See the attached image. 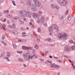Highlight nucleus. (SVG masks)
<instances>
[{"label": "nucleus", "mask_w": 75, "mask_h": 75, "mask_svg": "<svg viewBox=\"0 0 75 75\" xmlns=\"http://www.w3.org/2000/svg\"><path fill=\"white\" fill-rule=\"evenodd\" d=\"M64 18V16H62L61 17V20H63V19Z\"/></svg>", "instance_id": "obj_51"}, {"label": "nucleus", "mask_w": 75, "mask_h": 75, "mask_svg": "<svg viewBox=\"0 0 75 75\" xmlns=\"http://www.w3.org/2000/svg\"><path fill=\"white\" fill-rule=\"evenodd\" d=\"M4 13L5 14H8V10L4 11Z\"/></svg>", "instance_id": "obj_22"}, {"label": "nucleus", "mask_w": 75, "mask_h": 75, "mask_svg": "<svg viewBox=\"0 0 75 75\" xmlns=\"http://www.w3.org/2000/svg\"><path fill=\"white\" fill-rule=\"evenodd\" d=\"M69 12V9H67L66 11L65 12V14L66 15H67V14H68V12Z\"/></svg>", "instance_id": "obj_23"}, {"label": "nucleus", "mask_w": 75, "mask_h": 75, "mask_svg": "<svg viewBox=\"0 0 75 75\" xmlns=\"http://www.w3.org/2000/svg\"><path fill=\"white\" fill-rule=\"evenodd\" d=\"M8 27H9V28H13V29L16 28V27L14 26H11V25H8Z\"/></svg>", "instance_id": "obj_15"}, {"label": "nucleus", "mask_w": 75, "mask_h": 75, "mask_svg": "<svg viewBox=\"0 0 75 75\" xmlns=\"http://www.w3.org/2000/svg\"><path fill=\"white\" fill-rule=\"evenodd\" d=\"M40 61L41 62H42V61H44V60L42 59H40Z\"/></svg>", "instance_id": "obj_38"}, {"label": "nucleus", "mask_w": 75, "mask_h": 75, "mask_svg": "<svg viewBox=\"0 0 75 75\" xmlns=\"http://www.w3.org/2000/svg\"><path fill=\"white\" fill-rule=\"evenodd\" d=\"M37 41H38V42H40V38L37 39Z\"/></svg>", "instance_id": "obj_45"}, {"label": "nucleus", "mask_w": 75, "mask_h": 75, "mask_svg": "<svg viewBox=\"0 0 75 75\" xmlns=\"http://www.w3.org/2000/svg\"><path fill=\"white\" fill-rule=\"evenodd\" d=\"M12 3L14 5V6H16V4H15V1H13L12 2Z\"/></svg>", "instance_id": "obj_31"}, {"label": "nucleus", "mask_w": 75, "mask_h": 75, "mask_svg": "<svg viewBox=\"0 0 75 75\" xmlns=\"http://www.w3.org/2000/svg\"><path fill=\"white\" fill-rule=\"evenodd\" d=\"M57 1L62 6H65L67 3V1L66 0H57Z\"/></svg>", "instance_id": "obj_5"}, {"label": "nucleus", "mask_w": 75, "mask_h": 75, "mask_svg": "<svg viewBox=\"0 0 75 75\" xmlns=\"http://www.w3.org/2000/svg\"><path fill=\"white\" fill-rule=\"evenodd\" d=\"M73 69H75V66H73Z\"/></svg>", "instance_id": "obj_64"}, {"label": "nucleus", "mask_w": 75, "mask_h": 75, "mask_svg": "<svg viewBox=\"0 0 75 75\" xmlns=\"http://www.w3.org/2000/svg\"><path fill=\"white\" fill-rule=\"evenodd\" d=\"M49 57L50 58H52V56H50Z\"/></svg>", "instance_id": "obj_59"}, {"label": "nucleus", "mask_w": 75, "mask_h": 75, "mask_svg": "<svg viewBox=\"0 0 75 75\" xmlns=\"http://www.w3.org/2000/svg\"><path fill=\"white\" fill-rule=\"evenodd\" d=\"M69 62H70V63H72V61H71V60L69 59Z\"/></svg>", "instance_id": "obj_43"}, {"label": "nucleus", "mask_w": 75, "mask_h": 75, "mask_svg": "<svg viewBox=\"0 0 75 75\" xmlns=\"http://www.w3.org/2000/svg\"><path fill=\"white\" fill-rule=\"evenodd\" d=\"M10 13H14V11H10Z\"/></svg>", "instance_id": "obj_50"}, {"label": "nucleus", "mask_w": 75, "mask_h": 75, "mask_svg": "<svg viewBox=\"0 0 75 75\" xmlns=\"http://www.w3.org/2000/svg\"><path fill=\"white\" fill-rule=\"evenodd\" d=\"M32 3V1L31 0H29L26 3L27 5L29 6H31V10L33 11H35L37 10V6H35V4H33L31 5Z\"/></svg>", "instance_id": "obj_1"}, {"label": "nucleus", "mask_w": 75, "mask_h": 75, "mask_svg": "<svg viewBox=\"0 0 75 75\" xmlns=\"http://www.w3.org/2000/svg\"><path fill=\"white\" fill-rule=\"evenodd\" d=\"M38 32H40L41 31V29L40 28H38Z\"/></svg>", "instance_id": "obj_37"}, {"label": "nucleus", "mask_w": 75, "mask_h": 75, "mask_svg": "<svg viewBox=\"0 0 75 75\" xmlns=\"http://www.w3.org/2000/svg\"><path fill=\"white\" fill-rule=\"evenodd\" d=\"M52 26H51L49 28V31L51 33H53V31L52 30Z\"/></svg>", "instance_id": "obj_13"}, {"label": "nucleus", "mask_w": 75, "mask_h": 75, "mask_svg": "<svg viewBox=\"0 0 75 75\" xmlns=\"http://www.w3.org/2000/svg\"><path fill=\"white\" fill-rule=\"evenodd\" d=\"M51 7L52 8H55L56 9H57V10L59 8L58 6L55 4H52L51 5Z\"/></svg>", "instance_id": "obj_9"}, {"label": "nucleus", "mask_w": 75, "mask_h": 75, "mask_svg": "<svg viewBox=\"0 0 75 75\" xmlns=\"http://www.w3.org/2000/svg\"><path fill=\"white\" fill-rule=\"evenodd\" d=\"M54 58H56V59H58V57H54Z\"/></svg>", "instance_id": "obj_62"}, {"label": "nucleus", "mask_w": 75, "mask_h": 75, "mask_svg": "<svg viewBox=\"0 0 75 75\" xmlns=\"http://www.w3.org/2000/svg\"><path fill=\"white\" fill-rule=\"evenodd\" d=\"M44 18L43 16H42L41 18V21L42 23H43L44 21Z\"/></svg>", "instance_id": "obj_16"}, {"label": "nucleus", "mask_w": 75, "mask_h": 75, "mask_svg": "<svg viewBox=\"0 0 75 75\" xmlns=\"http://www.w3.org/2000/svg\"><path fill=\"white\" fill-rule=\"evenodd\" d=\"M19 13L20 15L24 17V16L26 17L29 16L30 18L31 17V12L29 11H27L25 10L21 11L19 12Z\"/></svg>", "instance_id": "obj_2"}, {"label": "nucleus", "mask_w": 75, "mask_h": 75, "mask_svg": "<svg viewBox=\"0 0 75 75\" xmlns=\"http://www.w3.org/2000/svg\"><path fill=\"white\" fill-rule=\"evenodd\" d=\"M58 37L59 38H63L64 40H67L68 37V35L65 33L64 34H62L61 33H59L58 35Z\"/></svg>", "instance_id": "obj_3"}, {"label": "nucleus", "mask_w": 75, "mask_h": 75, "mask_svg": "<svg viewBox=\"0 0 75 75\" xmlns=\"http://www.w3.org/2000/svg\"><path fill=\"white\" fill-rule=\"evenodd\" d=\"M19 22L21 24H24V21H21V20L20 19L19 20Z\"/></svg>", "instance_id": "obj_21"}, {"label": "nucleus", "mask_w": 75, "mask_h": 75, "mask_svg": "<svg viewBox=\"0 0 75 75\" xmlns=\"http://www.w3.org/2000/svg\"><path fill=\"white\" fill-rule=\"evenodd\" d=\"M21 28V30H24V28H23V27Z\"/></svg>", "instance_id": "obj_58"}, {"label": "nucleus", "mask_w": 75, "mask_h": 75, "mask_svg": "<svg viewBox=\"0 0 75 75\" xmlns=\"http://www.w3.org/2000/svg\"><path fill=\"white\" fill-rule=\"evenodd\" d=\"M57 61H58V62H62V61L61 60H58Z\"/></svg>", "instance_id": "obj_54"}, {"label": "nucleus", "mask_w": 75, "mask_h": 75, "mask_svg": "<svg viewBox=\"0 0 75 75\" xmlns=\"http://www.w3.org/2000/svg\"><path fill=\"white\" fill-rule=\"evenodd\" d=\"M44 53H42L41 54V55H42V56H44Z\"/></svg>", "instance_id": "obj_55"}, {"label": "nucleus", "mask_w": 75, "mask_h": 75, "mask_svg": "<svg viewBox=\"0 0 75 75\" xmlns=\"http://www.w3.org/2000/svg\"><path fill=\"white\" fill-rule=\"evenodd\" d=\"M35 47V48H36V49H38V46L37 45H36Z\"/></svg>", "instance_id": "obj_33"}, {"label": "nucleus", "mask_w": 75, "mask_h": 75, "mask_svg": "<svg viewBox=\"0 0 75 75\" xmlns=\"http://www.w3.org/2000/svg\"><path fill=\"white\" fill-rule=\"evenodd\" d=\"M55 64L54 63H53L51 64L50 67H51V68H55Z\"/></svg>", "instance_id": "obj_18"}, {"label": "nucleus", "mask_w": 75, "mask_h": 75, "mask_svg": "<svg viewBox=\"0 0 75 75\" xmlns=\"http://www.w3.org/2000/svg\"><path fill=\"white\" fill-rule=\"evenodd\" d=\"M38 58V56H36L35 57V58Z\"/></svg>", "instance_id": "obj_63"}, {"label": "nucleus", "mask_w": 75, "mask_h": 75, "mask_svg": "<svg viewBox=\"0 0 75 75\" xmlns=\"http://www.w3.org/2000/svg\"><path fill=\"white\" fill-rule=\"evenodd\" d=\"M52 26L53 29H56V30H57V33H58V31H59V29H58V27L57 26V25H56V24H54L52 25Z\"/></svg>", "instance_id": "obj_7"}, {"label": "nucleus", "mask_w": 75, "mask_h": 75, "mask_svg": "<svg viewBox=\"0 0 75 75\" xmlns=\"http://www.w3.org/2000/svg\"><path fill=\"white\" fill-rule=\"evenodd\" d=\"M2 28H3V30H4V31H6V28H4L6 27V25H5V24H2Z\"/></svg>", "instance_id": "obj_17"}, {"label": "nucleus", "mask_w": 75, "mask_h": 75, "mask_svg": "<svg viewBox=\"0 0 75 75\" xmlns=\"http://www.w3.org/2000/svg\"><path fill=\"white\" fill-rule=\"evenodd\" d=\"M48 52H49L48 51H47L45 52V54H48Z\"/></svg>", "instance_id": "obj_53"}, {"label": "nucleus", "mask_w": 75, "mask_h": 75, "mask_svg": "<svg viewBox=\"0 0 75 75\" xmlns=\"http://www.w3.org/2000/svg\"><path fill=\"white\" fill-rule=\"evenodd\" d=\"M75 46L73 45L71 47V49L72 51H74L75 50Z\"/></svg>", "instance_id": "obj_19"}, {"label": "nucleus", "mask_w": 75, "mask_h": 75, "mask_svg": "<svg viewBox=\"0 0 75 75\" xmlns=\"http://www.w3.org/2000/svg\"><path fill=\"white\" fill-rule=\"evenodd\" d=\"M38 13H39V14L40 15V14H42V12L41 11H39Z\"/></svg>", "instance_id": "obj_39"}, {"label": "nucleus", "mask_w": 75, "mask_h": 75, "mask_svg": "<svg viewBox=\"0 0 75 75\" xmlns=\"http://www.w3.org/2000/svg\"><path fill=\"white\" fill-rule=\"evenodd\" d=\"M32 27L33 28H35V26L34 25H32Z\"/></svg>", "instance_id": "obj_35"}, {"label": "nucleus", "mask_w": 75, "mask_h": 75, "mask_svg": "<svg viewBox=\"0 0 75 75\" xmlns=\"http://www.w3.org/2000/svg\"><path fill=\"white\" fill-rule=\"evenodd\" d=\"M13 46L14 48L16 49L17 47V46L16 45L13 44Z\"/></svg>", "instance_id": "obj_29"}, {"label": "nucleus", "mask_w": 75, "mask_h": 75, "mask_svg": "<svg viewBox=\"0 0 75 75\" xmlns=\"http://www.w3.org/2000/svg\"><path fill=\"white\" fill-rule=\"evenodd\" d=\"M33 17L35 18H37L39 17V15L37 14H35L33 15Z\"/></svg>", "instance_id": "obj_14"}, {"label": "nucleus", "mask_w": 75, "mask_h": 75, "mask_svg": "<svg viewBox=\"0 0 75 75\" xmlns=\"http://www.w3.org/2000/svg\"><path fill=\"white\" fill-rule=\"evenodd\" d=\"M28 53H27L26 54H23V56L24 57V59L25 60V61H26L30 60V58L31 59H33V57L32 56H30V55H29L28 56V58L27 59V57H28Z\"/></svg>", "instance_id": "obj_4"}, {"label": "nucleus", "mask_w": 75, "mask_h": 75, "mask_svg": "<svg viewBox=\"0 0 75 75\" xmlns=\"http://www.w3.org/2000/svg\"><path fill=\"white\" fill-rule=\"evenodd\" d=\"M35 4V6H36V8L37 7H39L41 5L40 4H39V2H38V0H33Z\"/></svg>", "instance_id": "obj_6"}, {"label": "nucleus", "mask_w": 75, "mask_h": 75, "mask_svg": "<svg viewBox=\"0 0 75 75\" xmlns=\"http://www.w3.org/2000/svg\"><path fill=\"white\" fill-rule=\"evenodd\" d=\"M6 19H4V20L2 22H5V21H6Z\"/></svg>", "instance_id": "obj_52"}, {"label": "nucleus", "mask_w": 75, "mask_h": 75, "mask_svg": "<svg viewBox=\"0 0 75 75\" xmlns=\"http://www.w3.org/2000/svg\"><path fill=\"white\" fill-rule=\"evenodd\" d=\"M50 40H51L50 39L48 38L45 39V41H50Z\"/></svg>", "instance_id": "obj_28"}, {"label": "nucleus", "mask_w": 75, "mask_h": 75, "mask_svg": "<svg viewBox=\"0 0 75 75\" xmlns=\"http://www.w3.org/2000/svg\"><path fill=\"white\" fill-rule=\"evenodd\" d=\"M6 56L7 57H5V58L9 62L10 61V59H9L8 58H10V53L9 52H7Z\"/></svg>", "instance_id": "obj_8"}, {"label": "nucleus", "mask_w": 75, "mask_h": 75, "mask_svg": "<svg viewBox=\"0 0 75 75\" xmlns=\"http://www.w3.org/2000/svg\"><path fill=\"white\" fill-rule=\"evenodd\" d=\"M6 17H8V18H10V17H11V15L9 14L6 15Z\"/></svg>", "instance_id": "obj_26"}, {"label": "nucleus", "mask_w": 75, "mask_h": 75, "mask_svg": "<svg viewBox=\"0 0 75 75\" xmlns=\"http://www.w3.org/2000/svg\"><path fill=\"white\" fill-rule=\"evenodd\" d=\"M59 66L58 65H55V68H59Z\"/></svg>", "instance_id": "obj_25"}, {"label": "nucleus", "mask_w": 75, "mask_h": 75, "mask_svg": "<svg viewBox=\"0 0 75 75\" xmlns=\"http://www.w3.org/2000/svg\"><path fill=\"white\" fill-rule=\"evenodd\" d=\"M32 51L33 52H35V49H33L32 50Z\"/></svg>", "instance_id": "obj_47"}, {"label": "nucleus", "mask_w": 75, "mask_h": 75, "mask_svg": "<svg viewBox=\"0 0 75 75\" xmlns=\"http://www.w3.org/2000/svg\"><path fill=\"white\" fill-rule=\"evenodd\" d=\"M12 25H13V26H15V25H16V24H15V23H13L12 24Z\"/></svg>", "instance_id": "obj_60"}, {"label": "nucleus", "mask_w": 75, "mask_h": 75, "mask_svg": "<svg viewBox=\"0 0 75 75\" xmlns=\"http://www.w3.org/2000/svg\"><path fill=\"white\" fill-rule=\"evenodd\" d=\"M17 18H18V17L16 16L15 17V18H14V20H17Z\"/></svg>", "instance_id": "obj_42"}, {"label": "nucleus", "mask_w": 75, "mask_h": 75, "mask_svg": "<svg viewBox=\"0 0 75 75\" xmlns=\"http://www.w3.org/2000/svg\"><path fill=\"white\" fill-rule=\"evenodd\" d=\"M23 50H31L32 49V47H25V46H23L22 47Z\"/></svg>", "instance_id": "obj_11"}, {"label": "nucleus", "mask_w": 75, "mask_h": 75, "mask_svg": "<svg viewBox=\"0 0 75 75\" xmlns=\"http://www.w3.org/2000/svg\"><path fill=\"white\" fill-rule=\"evenodd\" d=\"M17 53H18V54H22L23 53V51H17Z\"/></svg>", "instance_id": "obj_24"}, {"label": "nucleus", "mask_w": 75, "mask_h": 75, "mask_svg": "<svg viewBox=\"0 0 75 75\" xmlns=\"http://www.w3.org/2000/svg\"><path fill=\"white\" fill-rule=\"evenodd\" d=\"M1 42H2V43H3V44H4V45H6V43H5V42H4L3 41H1Z\"/></svg>", "instance_id": "obj_36"}, {"label": "nucleus", "mask_w": 75, "mask_h": 75, "mask_svg": "<svg viewBox=\"0 0 75 75\" xmlns=\"http://www.w3.org/2000/svg\"><path fill=\"white\" fill-rule=\"evenodd\" d=\"M70 49L67 46H65L64 48V51L65 52H69V51Z\"/></svg>", "instance_id": "obj_10"}, {"label": "nucleus", "mask_w": 75, "mask_h": 75, "mask_svg": "<svg viewBox=\"0 0 75 75\" xmlns=\"http://www.w3.org/2000/svg\"><path fill=\"white\" fill-rule=\"evenodd\" d=\"M4 55V53H2L1 54V56H3Z\"/></svg>", "instance_id": "obj_48"}, {"label": "nucleus", "mask_w": 75, "mask_h": 75, "mask_svg": "<svg viewBox=\"0 0 75 75\" xmlns=\"http://www.w3.org/2000/svg\"><path fill=\"white\" fill-rule=\"evenodd\" d=\"M23 20H24L25 21H27V19H25V18H23Z\"/></svg>", "instance_id": "obj_44"}, {"label": "nucleus", "mask_w": 75, "mask_h": 75, "mask_svg": "<svg viewBox=\"0 0 75 75\" xmlns=\"http://www.w3.org/2000/svg\"><path fill=\"white\" fill-rule=\"evenodd\" d=\"M5 35H3L2 37V40H4V38H5Z\"/></svg>", "instance_id": "obj_30"}, {"label": "nucleus", "mask_w": 75, "mask_h": 75, "mask_svg": "<svg viewBox=\"0 0 75 75\" xmlns=\"http://www.w3.org/2000/svg\"><path fill=\"white\" fill-rule=\"evenodd\" d=\"M23 66L24 67H26V65L25 64H23Z\"/></svg>", "instance_id": "obj_57"}, {"label": "nucleus", "mask_w": 75, "mask_h": 75, "mask_svg": "<svg viewBox=\"0 0 75 75\" xmlns=\"http://www.w3.org/2000/svg\"><path fill=\"white\" fill-rule=\"evenodd\" d=\"M68 20L69 21H70L71 20V16H69L68 18Z\"/></svg>", "instance_id": "obj_27"}, {"label": "nucleus", "mask_w": 75, "mask_h": 75, "mask_svg": "<svg viewBox=\"0 0 75 75\" xmlns=\"http://www.w3.org/2000/svg\"><path fill=\"white\" fill-rule=\"evenodd\" d=\"M69 42L70 43H71V44H72L74 43V42H73V41L72 40H70L69 41Z\"/></svg>", "instance_id": "obj_32"}, {"label": "nucleus", "mask_w": 75, "mask_h": 75, "mask_svg": "<svg viewBox=\"0 0 75 75\" xmlns=\"http://www.w3.org/2000/svg\"><path fill=\"white\" fill-rule=\"evenodd\" d=\"M46 1V0H42V1L43 3H44L45 1Z\"/></svg>", "instance_id": "obj_46"}, {"label": "nucleus", "mask_w": 75, "mask_h": 75, "mask_svg": "<svg viewBox=\"0 0 75 75\" xmlns=\"http://www.w3.org/2000/svg\"><path fill=\"white\" fill-rule=\"evenodd\" d=\"M22 34H25L26 33L25 32H23L22 33Z\"/></svg>", "instance_id": "obj_61"}, {"label": "nucleus", "mask_w": 75, "mask_h": 75, "mask_svg": "<svg viewBox=\"0 0 75 75\" xmlns=\"http://www.w3.org/2000/svg\"><path fill=\"white\" fill-rule=\"evenodd\" d=\"M18 41H19V42H21V40H18Z\"/></svg>", "instance_id": "obj_56"}, {"label": "nucleus", "mask_w": 75, "mask_h": 75, "mask_svg": "<svg viewBox=\"0 0 75 75\" xmlns=\"http://www.w3.org/2000/svg\"><path fill=\"white\" fill-rule=\"evenodd\" d=\"M33 57H34L35 56H36V54H34L33 55H32Z\"/></svg>", "instance_id": "obj_49"}, {"label": "nucleus", "mask_w": 75, "mask_h": 75, "mask_svg": "<svg viewBox=\"0 0 75 75\" xmlns=\"http://www.w3.org/2000/svg\"><path fill=\"white\" fill-rule=\"evenodd\" d=\"M18 60L20 62H23V59H22L20 58H19L18 59Z\"/></svg>", "instance_id": "obj_20"}, {"label": "nucleus", "mask_w": 75, "mask_h": 75, "mask_svg": "<svg viewBox=\"0 0 75 75\" xmlns=\"http://www.w3.org/2000/svg\"><path fill=\"white\" fill-rule=\"evenodd\" d=\"M64 58H69V57L66 55H64Z\"/></svg>", "instance_id": "obj_34"}, {"label": "nucleus", "mask_w": 75, "mask_h": 75, "mask_svg": "<svg viewBox=\"0 0 75 75\" xmlns=\"http://www.w3.org/2000/svg\"><path fill=\"white\" fill-rule=\"evenodd\" d=\"M40 21V20L38 19L37 21V23H39Z\"/></svg>", "instance_id": "obj_41"}, {"label": "nucleus", "mask_w": 75, "mask_h": 75, "mask_svg": "<svg viewBox=\"0 0 75 75\" xmlns=\"http://www.w3.org/2000/svg\"><path fill=\"white\" fill-rule=\"evenodd\" d=\"M10 32V33H12L13 34H18V32L16 30H11L9 31Z\"/></svg>", "instance_id": "obj_12"}, {"label": "nucleus", "mask_w": 75, "mask_h": 75, "mask_svg": "<svg viewBox=\"0 0 75 75\" xmlns=\"http://www.w3.org/2000/svg\"><path fill=\"white\" fill-rule=\"evenodd\" d=\"M25 36H26V35L22 34V37H25Z\"/></svg>", "instance_id": "obj_40"}]
</instances>
